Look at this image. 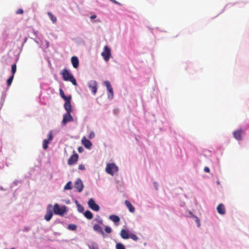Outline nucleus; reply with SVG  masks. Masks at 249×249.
Masks as SVG:
<instances>
[{"instance_id":"nucleus-26","label":"nucleus","mask_w":249,"mask_h":249,"mask_svg":"<svg viewBox=\"0 0 249 249\" xmlns=\"http://www.w3.org/2000/svg\"><path fill=\"white\" fill-rule=\"evenodd\" d=\"M129 238L135 241L138 240V237L137 236L136 234L132 233L129 234Z\"/></svg>"},{"instance_id":"nucleus-28","label":"nucleus","mask_w":249,"mask_h":249,"mask_svg":"<svg viewBox=\"0 0 249 249\" xmlns=\"http://www.w3.org/2000/svg\"><path fill=\"white\" fill-rule=\"evenodd\" d=\"M116 249H125L124 245L120 243H117L116 245Z\"/></svg>"},{"instance_id":"nucleus-35","label":"nucleus","mask_w":249,"mask_h":249,"mask_svg":"<svg viewBox=\"0 0 249 249\" xmlns=\"http://www.w3.org/2000/svg\"><path fill=\"white\" fill-rule=\"evenodd\" d=\"M23 13V11L21 9H19L16 12V13L17 14H22Z\"/></svg>"},{"instance_id":"nucleus-24","label":"nucleus","mask_w":249,"mask_h":249,"mask_svg":"<svg viewBox=\"0 0 249 249\" xmlns=\"http://www.w3.org/2000/svg\"><path fill=\"white\" fill-rule=\"evenodd\" d=\"M16 71H17V65L16 64H14L12 65V67H11V71H12V75H13V76H14V75L16 72Z\"/></svg>"},{"instance_id":"nucleus-34","label":"nucleus","mask_w":249,"mask_h":249,"mask_svg":"<svg viewBox=\"0 0 249 249\" xmlns=\"http://www.w3.org/2000/svg\"><path fill=\"white\" fill-rule=\"evenodd\" d=\"M78 169L79 170H84L85 169V166L83 164H80L78 166Z\"/></svg>"},{"instance_id":"nucleus-32","label":"nucleus","mask_w":249,"mask_h":249,"mask_svg":"<svg viewBox=\"0 0 249 249\" xmlns=\"http://www.w3.org/2000/svg\"><path fill=\"white\" fill-rule=\"evenodd\" d=\"M105 231L107 233H110L111 232V229L109 227L106 226Z\"/></svg>"},{"instance_id":"nucleus-11","label":"nucleus","mask_w":249,"mask_h":249,"mask_svg":"<svg viewBox=\"0 0 249 249\" xmlns=\"http://www.w3.org/2000/svg\"><path fill=\"white\" fill-rule=\"evenodd\" d=\"M78 159V155L76 153H74L73 155H72L68 161V164L69 165H72L74 163H75Z\"/></svg>"},{"instance_id":"nucleus-38","label":"nucleus","mask_w":249,"mask_h":249,"mask_svg":"<svg viewBox=\"0 0 249 249\" xmlns=\"http://www.w3.org/2000/svg\"><path fill=\"white\" fill-rule=\"evenodd\" d=\"M97 220L99 223H100L101 224H103V221L102 219H97Z\"/></svg>"},{"instance_id":"nucleus-1","label":"nucleus","mask_w":249,"mask_h":249,"mask_svg":"<svg viewBox=\"0 0 249 249\" xmlns=\"http://www.w3.org/2000/svg\"><path fill=\"white\" fill-rule=\"evenodd\" d=\"M60 74L62 75L63 79L64 81H70L73 85H77V82L74 76L67 69H64L60 72Z\"/></svg>"},{"instance_id":"nucleus-20","label":"nucleus","mask_w":249,"mask_h":249,"mask_svg":"<svg viewBox=\"0 0 249 249\" xmlns=\"http://www.w3.org/2000/svg\"><path fill=\"white\" fill-rule=\"evenodd\" d=\"M93 228L95 231H96L98 232L101 233L102 235H103L104 234L103 229L100 225H99L98 224H95L93 226Z\"/></svg>"},{"instance_id":"nucleus-10","label":"nucleus","mask_w":249,"mask_h":249,"mask_svg":"<svg viewBox=\"0 0 249 249\" xmlns=\"http://www.w3.org/2000/svg\"><path fill=\"white\" fill-rule=\"evenodd\" d=\"M88 203L89 207L92 210L96 212H98L99 210V206L96 204L93 199H89Z\"/></svg>"},{"instance_id":"nucleus-17","label":"nucleus","mask_w":249,"mask_h":249,"mask_svg":"<svg viewBox=\"0 0 249 249\" xmlns=\"http://www.w3.org/2000/svg\"><path fill=\"white\" fill-rule=\"evenodd\" d=\"M129 234L128 231L124 229L121 231L120 235L123 239H127L129 238Z\"/></svg>"},{"instance_id":"nucleus-14","label":"nucleus","mask_w":249,"mask_h":249,"mask_svg":"<svg viewBox=\"0 0 249 249\" xmlns=\"http://www.w3.org/2000/svg\"><path fill=\"white\" fill-rule=\"evenodd\" d=\"M81 141L82 144L85 147L87 148H90L91 147L92 143L90 142V141L88 140L86 137H83Z\"/></svg>"},{"instance_id":"nucleus-9","label":"nucleus","mask_w":249,"mask_h":249,"mask_svg":"<svg viewBox=\"0 0 249 249\" xmlns=\"http://www.w3.org/2000/svg\"><path fill=\"white\" fill-rule=\"evenodd\" d=\"M53 139V132L51 130L48 134V138L47 139L44 140L43 142V148L46 149L48 147V144Z\"/></svg>"},{"instance_id":"nucleus-30","label":"nucleus","mask_w":249,"mask_h":249,"mask_svg":"<svg viewBox=\"0 0 249 249\" xmlns=\"http://www.w3.org/2000/svg\"><path fill=\"white\" fill-rule=\"evenodd\" d=\"M193 218H194L195 221L196 223L197 227H200V221L199 218L197 216H195V215H193Z\"/></svg>"},{"instance_id":"nucleus-41","label":"nucleus","mask_w":249,"mask_h":249,"mask_svg":"<svg viewBox=\"0 0 249 249\" xmlns=\"http://www.w3.org/2000/svg\"><path fill=\"white\" fill-rule=\"evenodd\" d=\"M2 106V104L1 102H0V109L1 108Z\"/></svg>"},{"instance_id":"nucleus-13","label":"nucleus","mask_w":249,"mask_h":249,"mask_svg":"<svg viewBox=\"0 0 249 249\" xmlns=\"http://www.w3.org/2000/svg\"><path fill=\"white\" fill-rule=\"evenodd\" d=\"M243 130L241 129L234 131L233 133L234 138L237 140H242V134Z\"/></svg>"},{"instance_id":"nucleus-3","label":"nucleus","mask_w":249,"mask_h":249,"mask_svg":"<svg viewBox=\"0 0 249 249\" xmlns=\"http://www.w3.org/2000/svg\"><path fill=\"white\" fill-rule=\"evenodd\" d=\"M118 171V167L114 163H107L106 168V171L108 174L113 176L114 173Z\"/></svg>"},{"instance_id":"nucleus-23","label":"nucleus","mask_w":249,"mask_h":249,"mask_svg":"<svg viewBox=\"0 0 249 249\" xmlns=\"http://www.w3.org/2000/svg\"><path fill=\"white\" fill-rule=\"evenodd\" d=\"M48 15L49 16L50 18L52 21L53 23H55L56 22L57 18L55 16H54L52 13L50 12H48L47 13Z\"/></svg>"},{"instance_id":"nucleus-21","label":"nucleus","mask_w":249,"mask_h":249,"mask_svg":"<svg viewBox=\"0 0 249 249\" xmlns=\"http://www.w3.org/2000/svg\"><path fill=\"white\" fill-rule=\"evenodd\" d=\"M109 218L115 223L119 222L120 220L119 217L116 215H111L109 216Z\"/></svg>"},{"instance_id":"nucleus-27","label":"nucleus","mask_w":249,"mask_h":249,"mask_svg":"<svg viewBox=\"0 0 249 249\" xmlns=\"http://www.w3.org/2000/svg\"><path fill=\"white\" fill-rule=\"evenodd\" d=\"M71 181H69L64 187L65 190H70L71 189Z\"/></svg>"},{"instance_id":"nucleus-5","label":"nucleus","mask_w":249,"mask_h":249,"mask_svg":"<svg viewBox=\"0 0 249 249\" xmlns=\"http://www.w3.org/2000/svg\"><path fill=\"white\" fill-rule=\"evenodd\" d=\"M104 85L106 86L107 90V97L109 99L111 100L113 98L114 93L113 90L111 86L110 83L108 81H105L104 82Z\"/></svg>"},{"instance_id":"nucleus-22","label":"nucleus","mask_w":249,"mask_h":249,"mask_svg":"<svg viewBox=\"0 0 249 249\" xmlns=\"http://www.w3.org/2000/svg\"><path fill=\"white\" fill-rule=\"evenodd\" d=\"M84 215L88 219H91L93 217V214L89 210H87L85 212Z\"/></svg>"},{"instance_id":"nucleus-36","label":"nucleus","mask_w":249,"mask_h":249,"mask_svg":"<svg viewBox=\"0 0 249 249\" xmlns=\"http://www.w3.org/2000/svg\"><path fill=\"white\" fill-rule=\"evenodd\" d=\"M204 171L206 173H209L210 170L209 167H205L204 169Z\"/></svg>"},{"instance_id":"nucleus-4","label":"nucleus","mask_w":249,"mask_h":249,"mask_svg":"<svg viewBox=\"0 0 249 249\" xmlns=\"http://www.w3.org/2000/svg\"><path fill=\"white\" fill-rule=\"evenodd\" d=\"M53 212L55 214L63 215L64 213L67 212L66 207L64 206L60 207L59 205L57 203L55 204L53 206Z\"/></svg>"},{"instance_id":"nucleus-33","label":"nucleus","mask_w":249,"mask_h":249,"mask_svg":"<svg viewBox=\"0 0 249 249\" xmlns=\"http://www.w3.org/2000/svg\"><path fill=\"white\" fill-rule=\"evenodd\" d=\"M95 137V134L93 132H91L89 135V139H91Z\"/></svg>"},{"instance_id":"nucleus-29","label":"nucleus","mask_w":249,"mask_h":249,"mask_svg":"<svg viewBox=\"0 0 249 249\" xmlns=\"http://www.w3.org/2000/svg\"><path fill=\"white\" fill-rule=\"evenodd\" d=\"M77 226L74 224H69L68 225V229L71 231H75L76 230Z\"/></svg>"},{"instance_id":"nucleus-37","label":"nucleus","mask_w":249,"mask_h":249,"mask_svg":"<svg viewBox=\"0 0 249 249\" xmlns=\"http://www.w3.org/2000/svg\"><path fill=\"white\" fill-rule=\"evenodd\" d=\"M111 2H112L113 3H115V4H118L119 5H121V3H119V2L116 1L115 0H110Z\"/></svg>"},{"instance_id":"nucleus-31","label":"nucleus","mask_w":249,"mask_h":249,"mask_svg":"<svg viewBox=\"0 0 249 249\" xmlns=\"http://www.w3.org/2000/svg\"><path fill=\"white\" fill-rule=\"evenodd\" d=\"M77 206L78 210L79 212L82 213L84 211V208L82 205H81L80 204H79L78 203H77Z\"/></svg>"},{"instance_id":"nucleus-2","label":"nucleus","mask_w":249,"mask_h":249,"mask_svg":"<svg viewBox=\"0 0 249 249\" xmlns=\"http://www.w3.org/2000/svg\"><path fill=\"white\" fill-rule=\"evenodd\" d=\"M64 107L67 113L63 115L62 123L63 125H65L68 122H72L73 121V118L71 114V113L72 111L71 105Z\"/></svg>"},{"instance_id":"nucleus-16","label":"nucleus","mask_w":249,"mask_h":249,"mask_svg":"<svg viewBox=\"0 0 249 249\" xmlns=\"http://www.w3.org/2000/svg\"><path fill=\"white\" fill-rule=\"evenodd\" d=\"M71 62L73 68L76 69L79 66V60L77 57L73 56L71 58Z\"/></svg>"},{"instance_id":"nucleus-7","label":"nucleus","mask_w":249,"mask_h":249,"mask_svg":"<svg viewBox=\"0 0 249 249\" xmlns=\"http://www.w3.org/2000/svg\"><path fill=\"white\" fill-rule=\"evenodd\" d=\"M59 91L61 97L65 101L64 107L71 105V95L69 96H65L63 90L61 89H60Z\"/></svg>"},{"instance_id":"nucleus-39","label":"nucleus","mask_w":249,"mask_h":249,"mask_svg":"<svg viewBox=\"0 0 249 249\" xmlns=\"http://www.w3.org/2000/svg\"><path fill=\"white\" fill-rule=\"evenodd\" d=\"M96 18V16L95 15H92L91 17H90V18L91 19H94Z\"/></svg>"},{"instance_id":"nucleus-12","label":"nucleus","mask_w":249,"mask_h":249,"mask_svg":"<svg viewBox=\"0 0 249 249\" xmlns=\"http://www.w3.org/2000/svg\"><path fill=\"white\" fill-rule=\"evenodd\" d=\"M74 188L79 192H81L83 189V184L80 179L76 180L74 183Z\"/></svg>"},{"instance_id":"nucleus-18","label":"nucleus","mask_w":249,"mask_h":249,"mask_svg":"<svg viewBox=\"0 0 249 249\" xmlns=\"http://www.w3.org/2000/svg\"><path fill=\"white\" fill-rule=\"evenodd\" d=\"M124 203H125V205L126 206V207L129 209V211H130V212L134 213L135 212L134 207L132 206V205L131 204V203L128 200H125Z\"/></svg>"},{"instance_id":"nucleus-25","label":"nucleus","mask_w":249,"mask_h":249,"mask_svg":"<svg viewBox=\"0 0 249 249\" xmlns=\"http://www.w3.org/2000/svg\"><path fill=\"white\" fill-rule=\"evenodd\" d=\"M14 76L12 75L7 80V84L8 87L10 86L13 81Z\"/></svg>"},{"instance_id":"nucleus-8","label":"nucleus","mask_w":249,"mask_h":249,"mask_svg":"<svg viewBox=\"0 0 249 249\" xmlns=\"http://www.w3.org/2000/svg\"><path fill=\"white\" fill-rule=\"evenodd\" d=\"M88 87L91 90L93 95H95L96 94L97 91V83L96 81H90L88 83Z\"/></svg>"},{"instance_id":"nucleus-15","label":"nucleus","mask_w":249,"mask_h":249,"mask_svg":"<svg viewBox=\"0 0 249 249\" xmlns=\"http://www.w3.org/2000/svg\"><path fill=\"white\" fill-rule=\"evenodd\" d=\"M216 209L218 213L220 214L223 215L226 213L225 206L222 203L219 204Z\"/></svg>"},{"instance_id":"nucleus-6","label":"nucleus","mask_w":249,"mask_h":249,"mask_svg":"<svg viewBox=\"0 0 249 249\" xmlns=\"http://www.w3.org/2000/svg\"><path fill=\"white\" fill-rule=\"evenodd\" d=\"M101 55L106 61H108L111 55L110 49L107 46H105L104 48V51L102 53Z\"/></svg>"},{"instance_id":"nucleus-40","label":"nucleus","mask_w":249,"mask_h":249,"mask_svg":"<svg viewBox=\"0 0 249 249\" xmlns=\"http://www.w3.org/2000/svg\"><path fill=\"white\" fill-rule=\"evenodd\" d=\"M82 150H83V148L82 147H79L78 148V151L79 152H81L82 151Z\"/></svg>"},{"instance_id":"nucleus-19","label":"nucleus","mask_w":249,"mask_h":249,"mask_svg":"<svg viewBox=\"0 0 249 249\" xmlns=\"http://www.w3.org/2000/svg\"><path fill=\"white\" fill-rule=\"evenodd\" d=\"M53 215V213L51 210H47V213L45 215L44 218L46 221H49L52 218Z\"/></svg>"}]
</instances>
